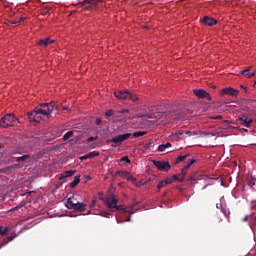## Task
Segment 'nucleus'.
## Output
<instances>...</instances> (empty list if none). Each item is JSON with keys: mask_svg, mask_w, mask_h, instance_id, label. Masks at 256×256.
Returning <instances> with one entry per match:
<instances>
[{"mask_svg": "<svg viewBox=\"0 0 256 256\" xmlns=\"http://www.w3.org/2000/svg\"><path fill=\"white\" fill-rule=\"evenodd\" d=\"M145 117H147V119H153V116H151V115H146Z\"/></svg>", "mask_w": 256, "mask_h": 256, "instance_id": "44", "label": "nucleus"}, {"mask_svg": "<svg viewBox=\"0 0 256 256\" xmlns=\"http://www.w3.org/2000/svg\"><path fill=\"white\" fill-rule=\"evenodd\" d=\"M80 5L84 7L85 9H89L91 7H97V1L95 0H84L83 2H80Z\"/></svg>", "mask_w": 256, "mask_h": 256, "instance_id": "11", "label": "nucleus"}, {"mask_svg": "<svg viewBox=\"0 0 256 256\" xmlns=\"http://www.w3.org/2000/svg\"><path fill=\"white\" fill-rule=\"evenodd\" d=\"M95 123H96V125H101L102 121L100 118H97Z\"/></svg>", "mask_w": 256, "mask_h": 256, "instance_id": "40", "label": "nucleus"}, {"mask_svg": "<svg viewBox=\"0 0 256 256\" xmlns=\"http://www.w3.org/2000/svg\"><path fill=\"white\" fill-rule=\"evenodd\" d=\"M190 155H191V154H186V155L178 156V157L176 158L175 163H176V164H177V163H182V161L187 160V157H190Z\"/></svg>", "mask_w": 256, "mask_h": 256, "instance_id": "21", "label": "nucleus"}, {"mask_svg": "<svg viewBox=\"0 0 256 256\" xmlns=\"http://www.w3.org/2000/svg\"><path fill=\"white\" fill-rule=\"evenodd\" d=\"M95 205H97V198H94L90 204V209H93V207H95Z\"/></svg>", "mask_w": 256, "mask_h": 256, "instance_id": "33", "label": "nucleus"}, {"mask_svg": "<svg viewBox=\"0 0 256 256\" xmlns=\"http://www.w3.org/2000/svg\"><path fill=\"white\" fill-rule=\"evenodd\" d=\"M7 233H9V227L0 226V235H7Z\"/></svg>", "mask_w": 256, "mask_h": 256, "instance_id": "26", "label": "nucleus"}, {"mask_svg": "<svg viewBox=\"0 0 256 256\" xmlns=\"http://www.w3.org/2000/svg\"><path fill=\"white\" fill-rule=\"evenodd\" d=\"M44 13H49V9H44Z\"/></svg>", "mask_w": 256, "mask_h": 256, "instance_id": "48", "label": "nucleus"}, {"mask_svg": "<svg viewBox=\"0 0 256 256\" xmlns=\"http://www.w3.org/2000/svg\"><path fill=\"white\" fill-rule=\"evenodd\" d=\"M108 215H109V212H102V213H101V216H102V217H107Z\"/></svg>", "mask_w": 256, "mask_h": 256, "instance_id": "41", "label": "nucleus"}, {"mask_svg": "<svg viewBox=\"0 0 256 256\" xmlns=\"http://www.w3.org/2000/svg\"><path fill=\"white\" fill-rule=\"evenodd\" d=\"M15 210H17V207H15V208H12V211H15Z\"/></svg>", "mask_w": 256, "mask_h": 256, "instance_id": "51", "label": "nucleus"}, {"mask_svg": "<svg viewBox=\"0 0 256 256\" xmlns=\"http://www.w3.org/2000/svg\"><path fill=\"white\" fill-rule=\"evenodd\" d=\"M29 159H31V155L26 154V155H23L21 157H18L17 161H29Z\"/></svg>", "mask_w": 256, "mask_h": 256, "instance_id": "23", "label": "nucleus"}, {"mask_svg": "<svg viewBox=\"0 0 256 256\" xmlns=\"http://www.w3.org/2000/svg\"><path fill=\"white\" fill-rule=\"evenodd\" d=\"M238 121H242V125H245V127H251V124L253 123V120L243 117L238 118Z\"/></svg>", "mask_w": 256, "mask_h": 256, "instance_id": "17", "label": "nucleus"}, {"mask_svg": "<svg viewBox=\"0 0 256 256\" xmlns=\"http://www.w3.org/2000/svg\"><path fill=\"white\" fill-rule=\"evenodd\" d=\"M253 69V66H248L246 69L239 72V75H245V73H249Z\"/></svg>", "mask_w": 256, "mask_h": 256, "instance_id": "29", "label": "nucleus"}, {"mask_svg": "<svg viewBox=\"0 0 256 256\" xmlns=\"http://www.w3.org/2000/svg\"><path fill=\"white\" fill-rule=\"evenodd\" d=\"M125 221H121L119 219H117V223H124Z\"/></svg>", "mask_w": 256, "mask_h": 256, "instance_id": "47", "label": "nucleus"}, {"mask_svg": "<svg viewBox=\"0 0 256 256\" xmlns=\"http://www.w3.org/2000/svg\"><path fill=\"white\" fill-rule=\"evenodd\" d=\"M71 137H73V131H68V132L63 136V139H64V141H69V139H71Z\"/></svg>", "mask_w": 256, "mask_h": 256, "instance_id": "25", "label": "nucleus"}, {"mask_svg": "<svg viewBox=\"0 0 256 256\" xmlns=\"http://www.w3.org/2000/svg\"><path fill=\"white\" fill-rule=\"evenodd\" d=\"M196 162H197V160H195L194 158L189 159L187 161L186 165L182 169H184V171H187V169H189V167H191V165H193Z\"/></svg>", "mask_w": 256, "mask_h": 256, "instance_id": "19", "label": "nucleus"}, {"mask_svg": "<svg viewBox=\"0 0 256 256\" xmlns=\"http://www.w3.org/2000/svg\"><path fill=\"white\" fill-rule=\"evenodd\" d=\"M153 109H155V107H154V106H152V107L149 109V111H153Z\"/></svg>", "mask_w": 256, "mask_h": 256, "instance_id": "49", "label": "nucleus"}, {"mask_svg": "<svg viewBox=\"0 0 256 256\" xmlns=\"http://www.w3.org/2000/svg\"><path fill=\"white\" fill-rule=\"evenodd\" d=\"M66 207L67 209H73L74 211H85L87 205L83 202L75 203L71 198H68L66 201Z\"/></svg>", "mask_w": 256, "mask_h": 256, "instance_id": "5", "label": "nucleus"}, {"mask_svg": "<svg viewBox=\"0 0 256 256\" xmlns=\"http://www.w3.org/2000/svg\"><path fill=\"white\" fill-rule=\"evenodd\" d=\"M75 175V171H66L64 174H61L59 176L60 181H63V179H67V177H73Z\"/></svg>", "mask_w": 256, "mask_h": 256, "instance_id": "16", "label": "nucleus"}, {"mask_svg": "<svg viewBox=\"0 0 256 256\" xmlns=\"http://www.w3.org/2000/svg\"><path fill=\"white\" fill-rule=\"evenodd\" d=\"M121 113H129V110L124 109V110L121 111Z\"/></svg>", "mask_w": 256, "mask_h": 256, "instance_id": "43", "label": "nucleus"}, {"mask_svg": "<svg viewBox=\"0 0 256 256\" xmlns=\"http://www.w3.org/2000/svg\"><path fill=\"white\" fill-rule=\"evenodd\" d=\"M167 185H171V179L169 178H166L158 183L157 185L158 191H161V189H163V187H167Z\"/></svg>", "mask_w": 256, "mask_h": 256, "instance_id": "14", "label": "nucleus"}, {"mask_svg": "<svg viewBox=\"0 0 256 256\" xmlns=\"http://www.w3.org/2000/svg\"><path fill=\"white\" fill-rule=\"evenodd\" d=\"M143 135H147V132H141V131H139V132H135V133H133L132 134V137H143Z\"/></svg>", "mask_w": 256, "mask_h": 256, "instance_id": "28", "label": "nucleus"}, {"mask_svg": "<svg viewBox=\"0 0 256 256\" xmlns=\"http://www.w3.org/2000/svg\"><path fill=\"white\" fill-rule=\"evenodd\" d=\"M15 237H17V233L13 232L10 236L7 237L6 243H11Z\"/></svg>", "mask_w": 256, "mask_h": 256, "instance_id": "27", "label": "nucleus"}, {"mask_svg": "<svg viewBox=\"0 0 256 256\" xmlns=\"http://www.w3.org/2000/svg\"><path fill=\"white\" fill-rule=\"evenodd\" d=\"M87 141H88V143H91L93 141H97V136H95V137L90 136V137H88Z\"/></svg>", "mask_w": 256, "mask_h": 256, "instance_id": "35", "label": "nucleus"}, {"mask_svg": "<svg viewBox=\"0 0 256 256\" xmlns=\"http://www.w3.org/2000/svg\"><path fill=\"white\" fill-rule=\"evenodd\" d=\"M152 144H153L152 142L146 143V144L144 145V151H147V150L151 149V145H152Z\"/></svg>", "mask_w": 256, "mask_h": 256, "instance_id": "31", "label": "nucleus"}, {"mask_svg": "<svg viewBox=\"0 0 256 256\" xmlns=\"http://www.w3.org/2000/svg\"><path fill=\"white\" fill-rule=\"evenodd\" d=\"M55 42V40H51V38H45V39H41L38 42V45H40L41 47H47L48 45H51Z\"/></svg>", "mask_w": 256, "mask_h": 256, "instance_id": "13", "label": "nucleus"}, {"mask_svg": "<svg viewBox=\"0 0 256 256\" xmlns=\"http://www.w3.org/2000/svg\"><path fill=\"white\" fill-rule=\"evenodd\" d=\"M121 161H123L124 163H131V160L129 159V156H124Z\"/></svg>", "mask_w": 256, "mask_h": 256, "instance_id": "32", "label": "nucleus"}, {"mask_svg": "<svg viewBox=\"0 0 256 256\" xmlns=\"http://www.w3.org/2000/svg\"><path fill=\"white\" fill-rule=\"evenodd\" d=\"M86 155L88 159H95V157H99V152L92 151L87 153Z\"/></svg>", "mask_w": 256, "mask_h": 256, "instance_id": "22", "label": "nucleus"}, {"mask_svg": "<svg viewBox=\"0 0 256 256\" xmlns=\"http://www.w3.org/2000/svg\"><path fill=\"white\" fill-rule=\"evenodd\" d=\"M80 159H81V161H85V160H87L89 158L87 157V154H85L84 156L80 157Z\"/></svg>", "mask_w": 256, "mask_h": 256, "instance_id": "39", "label": "nucleus"}, {"mask_svg": "<svg viewBox=\"0 0 256 256\" xmlns=\"http://www.w3.org/2000/svg\"><path fill=\"white\" fill-rule=\"evenodd\" d=\"M185 175H187V171L182 169L181 173L174 174L172 177H168V179H171V183H173V181H179V183H181L184 181Z\"/></svg>", "mask_w": 256, "mask_h": 256, "instance_id": "10", "label": "nucleus"}, {"mask_svg": "<svg viewBox=\"0 0 256 256\" xmlns=\"http://www.w3.org/2000/svg\"><path fill=\"white\" fill-rule=\"evenodd\" d=\"M131 136H132L131 133L121 134V135L113 137L110 140V143H115L116 145H121V143H123V141H127V139H129V137H131Z\"/></svg>", "mask_w": 256, "mask_h": 256, "instance_id": "7", "label": "nucleus"}, {"mask_svg": "<svg viewBox=\"0 0 256 256\" xmlns=\"http://www.w3.org/2000/svg\"><path fill=\"white\" fill-rule=\"evenodd\" d=\"M169 147H171L170 142H168L166 144H161L158 146V151H161L163 153V151H166L167 149H169Z\"/></svg>", "mask_w": 256, "mask_h": 256, "instance_id": "18", "label": "nucleus"}, {"mask_svg": "<svg viewBox=\"0 0 256 256\" xmlns=\"http://www.w3.org/2000/svg\"><path fill=\"white\" fill-rule=\"evenodd\" d=\"M255 75H256V72H255V71L249 73L248 79H251V77H255Z\"/></svg>", "mask_w": 256, "mask_h": 256, "instance_id": "38", "label": "nucleus"}, {"mask_svg": "<svg viewBox=\"0 0 256 256\" xmlns=\"http://www.w3.org/2000/svg\"><path fill=\"white\" fill-rule=\"evenodd\" d=\"M57 109L55 102L40 104V107H36L33 112H28V119L34 123H41V119H49L51 113Z\"/></svg>", "mask_w": 256, "mask_h": 256, "instance_id": "1", "label": "nucleus"}, {"mask_svg": "<svg viewBox=\"0 0 256 256\" xmlns=\"http://www.w3.org/2000/svg\"><path fill=\"white\" fill-rule=\"evenodd\" d=\"M206 188H207V186H204V187H203V189H206Z\"/></svg>", "mask_w": 256, "mask_h": 256, "instance_id": "53", "label": "nucleus"}, {"mask_svg": "<svg viewBox=\"0 0 256 256\" xmlns=\"http://www.w3.org/2000/svg\"><path fill=\"white\" fill-rule=\"evenodd\" d=\"M115 98L120 99V101H133V103L139 101V97L131 92L129 90H117L114 92Z\"/></svg>", "mask_w": 256, "mask_h": 256, "instance_id": "2", "label": "nucleus"}, {"mask_svg": "<svg viewBox=\"0 0 256 256\" xmlns=\"http://www.w3.org/2000/svg\"><path fill=\"white\" fill-rule=\"evenodd\" d=\"M249 219V216H245L244 218H243V221H247Z\"/></svg>", "mask_w": 256, "mask_h": 256, "instance_id": "46", "label": "nucleus"}, {"mask_svg": "<svg viewBox=\"0 0 256 256\" xmlns=\"http://www.w3.org/2000/svg\"><path fill=\"white\" fill-rule=\"evenodd\" d=\"M117 175H119L120 177H123L124 179H128L129 172H127V171H119V172H117Z\"/></svg>", "mask_w": 256, "mask_h": 256, "instance_id": "24", "label": "nucleus"}, {"mask_svg": "<svg viewBox=\"0 0 256 256\" xmlns=\"http://www.w3.org/2000/svg\"><path fill=\"white\" fill-rule=\"evenodd\" d=\"M176 115V119H182L183 117V112H174Z\"/></svg>", "mask_w": 256, "mask_h": 256, "instance_id": "34", "label": "nucleus"}, {"mask_svg": "<svg viewBox=\"0 0 256 256\" xmlns=\"http://www.w3.org/2000/svg\"><path fill=\"white\" fill-rule=\"evenodd\" d=\"M127 181H131L134 185H137V178L133 177L132 175L129 174Z\"/></svg>", "mask_w": 256, "mask_h": 256, "instance_id": "30", "label": "nucleus"}, {"mask_svg": "<svg viewBox=\"0 0 256 256\" xmlns=\"http://www.w3.org/2000/svg\"><path fill=\"white\" fill-rule=\"evenodd\" d=\"M255 85H256V80H255Z\"/></svg>", "mask_w": 256, "mask_h": 256, "instance_id": "55", "label": "nucleus"}, {"mask_svg": "<svg viewBox=\"0 0 256 256\" xmlns=\"http://www.w3.org/2000/svg\"><path fill=\"white\" fill-rule=\"evenodd\" d=\"M153 165H155L159 171H169V169H171V164L165 161L154 160Z\"/></svg>", "mask_w": 256, "mask_h": 256, "instance_id": "9", "label": "nucleus"}, {"mask_svg": "<svg viewBox=\"0 0 256 256\" xmlns=\"http://www.w3.org/2000/svg\"><path fill=\"white\" fill-rule=\"evenodd\" d=\"M79 183H81V177L75 176L74 180L69 184V187H71L72 189H75V187L78 186Z\"/></svg>", "mask_w": 256, "mask_h": 256, "instance_id": "15", "label": "nucleus"}, {"mask_svg": "<svg viewBox=\"0 0 256 256\" xmlns=\"http://www.w3.org/2000/svg\"><path fill=\"white\" fill-rule=\"evenodd\" d=\"M225 95H229L230 97H237L239 95V90H236L232 87L223 88L220 91V96L225 97Z\"/></svg>", "mask_w": 256, "mask_h": 256, "instance_id": "6", "label": "nucleus"}, {"mask_svg": "<svg viewBox=\"0 0 256 256\" xmlns=\"http://www.w3.org/2000/svg\"><path fill=\"white\" fill-rule=\"evenodd\" d=\"M202 23L204 25H208V27H213V25H217V20L210 18L208 16H205L202 20Z\"/></svg>", "mask_w": 256, "mask_h": 256, "instance_id": "12", "label": "nucleus"}, {"mask_svg": "<svg viewBox=\"0 0 256 256\" xmlns=\"http://www.w3.org/2000/svg\"><path fill=\"white\" fill-rule=\"evenodd\" d=\"M125 221H131V217H129L128 219H126Z\"/></svg>", "mask_w": 256, "mask_h": 256, "instance_id": "50", "label": "nucleus"}, {"mask_svg": "<svg viewBox=\"0 0 256 256\" xmlns=\"http://www.w3.org/2000/svg\"><path fill=\"white\" fill-rule=\"evenodd\" d=\"M105 205L113 211V209H117V204L119 203V199L115 194H109L107 197L103 198Z\"/></svg>", "mask_w": 256, "mask_h": 256, "instance_id": "4", "label": "nucleus"}, {"mask_svg": "<svg viewBox=\"0 0 256 256\" xmlns=\"http://www.w3.org/2000/svg\"><path fill=\"white\" fill-rule=\"evenodd\" d=\"M113 211H124V213H129V209L125 208L123 205H117L116 208L113 209Z\"/></svg>", "mask_w": 256, "mask_h": 256, "instance_id": "20", "label": "nucleus"}, {"mask_svg": "<svg viewBox=\"0 0 256 256\" xmlns=\"http://www.w3.org/2000/svg\"><path fill=\"white\" fill-rule=\"evenodd\" d=\"M193 93L198 99H207V101H211V94L203 89H194Z\"/></svg>", "mask_w": 256, "mask_h": 256, "instance_id": "8", "label": "nucleus"}, {"mask_svg": "<svg viewBox=\"0 0 256 256\" xmlns=\"http://www.w3.org/2000/svg\"><path fill=\"white\" fill-rule=\"evenodd\" d=\"M241 89H243V91H245V93H247V87L241 85Z\"/></svg>", "mask_w": 256, "mask_h": 256, "instance_id": "42", "label": "nucleus"}, {"mask_svg": "<svg viewBox=\"0 0 256 256\" xmlns=\"http://www.w3.org/2000/svg\"><path fill=\"white\" fill-rule=\"evenodd\" d=\"M21 21H25V18L22 17L19 19V21H16V22H10V25H17V23H21Z\"/></svg>", "mask_w": 256, "mask_h": 256, "instance_id": "36", "label": "nucleus"}, {"mask_svg": "<svg viewBox=\"0 0 256 256\" xmlns=\"http://www.w3.org/2000/svg\"><path fill=\"white\" fill-rule=\"evenodd\" d=\"M158 115H160V116H161V115H162V114H161V112H159V113H158Z\"/></svg>", "mask_w": 256, "mask_h": 256, "instance_id": "52", "label": "nucleus"}, {"mask_svg": "<svg viewBox=\"0 0 256 256\" xmlns=\"http://www.w3.org/2000/svg\"><path fill=\"white\" fill-rule=\"evenodd\" d=\"M105 115H106L107 117H113V110H108V111L105 113Z\"/></svg>", "mask_w": 256, "mask_h": 256, "instance_id": "37", "label": "nucleus"}, {"mask_svg": "<svg viewBox=\"0 0 256 256\" xmlns=\"http://www.w3.org/2000/svg\"><path fill=\"white\" fill-rule=\"evenodd\" d=\"M17 121V118L13 114H6L0 119V127L7 129V127H13Z\"/></svg>", "mask_w": 256, "mask_h": 256, "instance_id": "3", "label": "nucleus"}, {"mask_svg": "<svg viewBox=\"0 0 256 256\" xmlns=\"http://www.w3.org/2000/svg\"><path fill=\"white\" fill-rule=\"evenodd\" d=\"M244 132H247V129H244Z\"/></svg>", "mask_w": 256, "mask_h": 256, "instance_id": "54", "label": "nucleus"}, {"mask_svg": "<svg viewBox=\"0 0 256 256\" xmlns=\"http://www.w3.org/2000/svg\"><path fill=\"white\" fill-rule=\"evenodd\" d=\"M244 77H249V71L245 72Z\"/></svg>", "mask_w": 256, "mask_h": 256, "instance_id": "45", "label": "nucleus"}]
</instances>
